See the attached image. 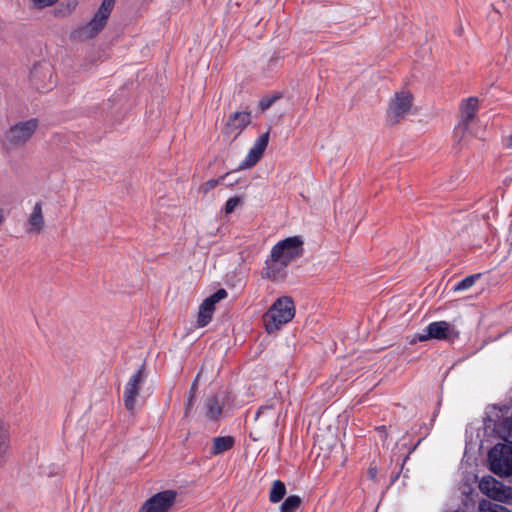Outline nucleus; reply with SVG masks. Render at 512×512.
Returning <instances> with one entry per match:
<instances>
[{"label": "nucleus", "mask_w": 512, "mask_h": 512, "mask_svg": "<svg viewBox=\"0 0 512 512\" xmlns=\"http://www.w3.org/2000/svg\"><path fill=\"white\" fill-rule=\"evenodd\" d=\"M304 242L300 236H290L278 241L270 251L262 269V277L274 283L284 282L290 263L303 255Z\"/></svg>", "instance_id": "1"}, {"label": "nucleus", "mask_w": 512, "mask_h": 512, "mask_svg": "<svg viewBox=\"0 0 512 512\" xmlns=\"http://www.w3.org/2000/svg\"><path fill=\"white\" fill-rule=\"evenodd\" d=\"M115 3L116 0H102L101 5L94 13L92 19L86 24L74 29L70 33V39L73 41H82L94 38L98 35L105 27Z\"/></svg>", "instance_id": "2"}, {"label": "nucleus", "mask_w": 512, "mask_h": 512, "mask_svg": "<svg viewBox=\"0 0 512 512\" xmlns=\"http://www.w3.org/2000/svg\"><path fill=\"white\" fill-rule=\"evenodd\" d=\"M295 316V304L291 297L278 298L263 315L267 333L271 334L290 322Z\"/></svg>", "instance_id": "3"}, {"label": "nucleus", "mask_w": 512, "mask_h": 512, "mask_svg": "<svg viewBox=\"0 0 512 512\" xmlns=\"http://www.w3.org/2000/svg\"><path fill=\"white\" fill-rule=\"evenodd\" d=\"M490 470L499 477H512V445L498 443L488 452Z\"/></svg>", "instance_id": "4"}, {"label": "nucleus", "mask_w": 512, "mask_h": 512, "mask_svg": "<svg viewBox=\"0 0 512 512\" xmlns=\"http://www.w3.org/2000/svg\"><path fill=\"white\" fill-rule=\"evenodd\" d=\"M38 128V120L31 118L11 126L4 134L3 146L13 149L24 146Z\"/></svg>", "instance_id": "5"}, {"label": "nucleus", "mask_w": 512, "mask_h": 512, "mask_svg": "<svg viewBox=\"0 0 512 512\" xmlns=\"http://www.w3.org/2000/svg\"><path fill=\"white\" fill-rule=\"evenodd\" d=\"M512 408L506 406L505 411L496 406L493 407L494 417L487 415L484 418L485 429H492L495 434L507 443L512 444Z\"/></svg>", "instance_id": "6"}, {"label": "nucleus", "mask_w": 512, "mask_h": 512, "mask_svg": "<svg viewBox=\"0 0 512 512\" xmlns=\"http://www.w3.org/2000/svg\"><path fill=\"white\" fill-rule=\"evenodd\" d=\"M459 337V332L446 321H434L428 324L424 332L417 335V340L420 342L430 339L445 340L453 342Z\"/></svg>", "instance_id": "7"}, {"label": "nucleus", "mask_w": 512, "mask_h": 512, "mask_svg": "<svg viewBox=\"0 0 512 512\" xmlns=\"http://www.w3.org/2000/svg\"><path fill=\"white\" fill-rule=\"evenodd\" d=\"M175 490H164L148 498L138 512H168L176 501Z\"/></svg>", "instance_id": "8"}, {"label": "nucleus", "mask_w": 512, "mask_h": 512, "mask_svg": "<svg viewBox=\"0 0 512 512\" xmlns=\"http://www.w3.org/2000/svg\"><path fill=\"white\" fill-rule=\"evenodd\" d=\"M144 371V365L140 366L125 385L123 401L126 409L129 411H132L135 407L136 398L138 397L141 386L145 380Z\"/></svg>", "instance_id": "9"}, {"label": "nucleus", "mask_w": 512, "mask_h": 512, "mask_svg": "<svg viewBox=\"0 0 512 512\" xmlns=\"http://www.w3.org/2000/svg\"><path fill=\"white\" fill-rule=\"evenodd\" d=\"M228 296L224 288L218 289L212 295L204 299L199 307L197 324L199 327H205L212 320L215 311V305Z\"/></svg>", "instance_id": "10"}, {"label": "nucleus", "mask_w": 512, "mask_h": 512, "mask_svg": "<svg viewBox=\"0 0 512 512\" xmlns=\"http://www.w3.org/2000/svg\"><path fill=\"white\" fill-rule=\"evenodd\" d=\"M269 142V132H265L260 135L254 142L253 146L249 150L248 154L242 160L238 166L239 170L249 169L257 164L261 159L265 149Z\"/></svg>", "instance_id": "11"}, {"label": "nucleus", "mask_w": 512, "mask_h": 512, "mask_svg": "<svg viewBox=\"0 0 512 512\" xmlns=\"http://www.w3.org/2000/svg\"><path fill=\"white\" fill-rule=\"evenodd\" d=\"M412 106V96L408 92H399L391 101L388 116L393 123H397Z\"/></svg>", "instance_id": "12"}, {"label": "nucleus", "mask_w": 512, "mask_h": 512, "mask_svg": "<svg viewBox=\"0 0 512 512\" xmlns=\"http://www.w3.org/2000/svg\"><path fill=\"white\" fill-rule=\"evenodd\" d=\"M478 98L477 97H469L462 100L460 105L461 110V131L464 133L470 125V122L474 119L477 111H478Z\"/></svg>", "instance_id": "13"}, {"label": "nucleus", "mask_w": 512, "mask_h": 512, "mask_svg": "<svg viewBox=\"0 0 512 512\" xmlns=\"http://www.w3.org/2000/svg\"><path fill=\"white\" fill-rule=\"evenodd\" d=\"M251 123V114L246 111H238L231 114L225 126V133L237 132L239 134Z\"/></svg>", "instance_id": "14"}, {"label": "nucleus", "mask_w": 512, "mask_h": 512, "mask_svg": "<svg viewBox=\"0 0 512 512\" xmlns=\"http://www.w3.org/2000/svg\"><path fill=\"white\" fill-rule=\"evenodd\" d=\"M501 487V483L491 475L483 476L479 482V489L481 492L494 499L499 497Z\"/></svg>", "instance_id": "15"}, {"label": "nucleus", "mask_w": 512, "mask_h": 512, "mask_svg": "<svg viewBox=\"0 0 512 512\" xmlns=\"http://www.w3.org/2000/svg\"><path fill=\"white\" fill-rule=\"evenodd\" d=\"M235 444V439L232 436H219L213 439V446L211 453L213 455L222 454L230 450Z\"/></svg>", "instance_id": "16"}, {"label": "nucleus", "mask_w": 512, "mask_h": 512, "mask_svg": "<svg viewBox=\"0 0 512 512\" xmlns=\"http://www.w3.org/2000/svg\"><path fill=\"white\" fill-rule=\"evenodd\" d=\"M30 231L40 232L44 226V220L42 215V204L37 202L34 205L33 211L28 219Z\"/></svg>", "instance_id": "17"}, {"label": "nucleus", "mask_w": 512, "mask_h": 512, "mask_svg": "<svg viewBox=\"0 0 512 512\" xmlns=\"http://www.w3.org/2000/svg\"><path fill=\"white\" fill-rule=\"evenodd\" d=\"M205 408L206 416L212 421L217 420L223 411V405L215 396H211L206 399Z\"/></svg>", "instance_id": "18"}, {"label": "nucleus", "mask_w": 512, "mask_h": 512, "mask_svg": "<svg viewBox=\"0 0 512 512\" xmlns=\"http://www.w3.org/2000/svg\"><path fill=\"white\" fill-rule=\"evenodd\" d=\"M10 448V436L5 423L0 420V465L5 461Z\"/></svg>", "instance_id": "19"}, {"label": "nucleus", "mask_w": 512, "mask_h": 512, "mask_svg": "<svg viewBox=\"0 0 512 512\" xmlns=\"http://www.w3.org/2000/svg\"><path fill=\"white\" fill-rule=\"evenodd\" d=\"M286 494V486L281 480H275L270 490L269 500L272 503L280 502Z\"/></svg>", "instance_id": "20"}, {"label": "nucleus", "mask_w": 512, "mask_h": 512, "mask_svg": "<svg viewBox=\"0 0 512 512\" xmlns=\"http://www.w3.org/2000/svg\"><path fill=\"white\" fill-rule=\"evenodd\" d=\"M301 504V498L297 495L288 496L280 505V512H295Z\"/></svg>", "instance_id": "21"}, {"label": "nucleus", "mask_w": 512, "mask_h": 512, "mask_svg": "<svg viewBox=\"0 0 512 512\" xmlns=\"http://www.w3.org/2000/svg\"><path fill=\"white\" fill-rule=\"evenodd\" d=\"M482 274L476 273L473 275H469L459 281L457 284L454 285L453 290L454 291H464L471 288L477 280L481 278Z\"/></svg>", "instance_id": "22"}, {"label": "nucleus", "mask_w": 512, "mask_h": 512, "mask_svg": "<svg viewBox=\"0 0 512 512\" xmlns=\"http://www.w3.org/2000/svg\"><path fill=\"white\" fill-rule=\"evenodd\" d=\"M479 511L480 512H507V507H505L501 504L492 503L491 501H488V500H482L479 503Z\"/></svg>", "instance_id": "23"}, {"label": "nucleus", "mask_w": 512, "mask_h": 512, "mask_svg": "<svg viewBox=\"0 0 512 512\" xmlns=\"http://www.w3.org/2000/svg\"><path fill=\"white\" fill-rule=\"evenodd\" d=\"M76 7V2H68L67 4H61L54 10L56 17H67L69 16Z\"/></svg>", "instance_id": "24"}, {"label": "nucleus", "mask_w": 512, "mask_h": 512, "mask_svg": "<svg viewBox=\"0 0 512 512\" xmlns=\"http://www.w3.org/2000/svg\"><path fill=\"white\" fill-rule=\"evenodd\" d=\"M242 198L239 196L230 197L224 206V211L226 214H231L234 212L235 208L242 203Z\"/></svg>", "instance_id": "25"}, {"label": "nucleus", "mask_w": 512, "mask_h": 512, "mask_svg": "<svg viewBox=\"0 0 512 512\" xmlns=\"http://www.w3.org/2000/svg\"><path fill=\"white\" fill-rule=\"evenodd\" d=\"M38 74H39V67L37 65H35L33 67V69L30 71V80L32 82V84L34 85V87L38 90H49L50 87L47 86V85H40L38 82H37V78H38Z\"/></svg>", "instance_id": "26"}, {"label": "nucleus", "mask_w": 512, "mask_h": 512, "mask_svg": "<svg viewBox=\"0 0 512 512\" xmlns=\"http://www.w3.org/2000/svg\"><path fill=\"white\" fill-rule=\"evenodd\" d=\"M224 179L225 176H221L218 179H210L203 183V185L201 186V190L206 194L213 190L214 188H216L220 183L223 182Z\"/></svg>", "instance_id": "27"}, {"label": "nucleus", "mask_w": 512, "mask_h": 512, "mask_svg": "<svg viewBox=\"0 0 512 512\" xmlns=\"http://www.w3.org/2000/svg\"><path fill=\"white\" fill-rule=\"evenodd\" d=\"M37 9H43L54 5L58 0H32Z\"/></svg>", "instance_id": "28"}, {"label": "nucleus", "mask_w": 512, "mask_h": 512, "mask_svg": "<svg viewBox=\"0 0 512 512\" xmlns=\"http://www.w3.org/2000/svg\"><path fill=\"white\" fill-rule=\"evenodd\" d=\"M275 101V97H265L260 100L259 108L261 111L267 110Z\"/></svg>", "instance_id": "29"}, {"label": "nucleus", "mask_w": 512, "mask_h": 512, "mask_svg": "<svg viewBox=\"0 0 512 512\" xmlns=\"http://www.w3.org/2000/svg\"><path fill=\"white\" fill-rule=\"evenodd\" d=\"M195 401V395L193 393H189L186 404H185V415H188L189 411L192 409Z\"/></svg>", "instance_id": "30"}, {"label": "nucleus", "mask_w": 512, "mask_h": 512, "mask_svg": "<svg viewBox=\"0 0 512 512\" xmlns=\"http://www.w3.org/2000/svg\"><path fill=\"white\" fill-rule=\"evenodd\" d=\"M198 377H199V375L193 381V383H192V385L190 387V391H189V393H193L194 395H196V390H197V385H198Z\"/></svg>", "instance_id": "31"}, {"label": "nucleus", "mask_w": 512, "mask_h": 512, "mask_svg": "<svg viewBox=\"0 0 512 512\" xmlns=\"http://www.w3.org/2000/svg\"><path fill=\"white\" fill-rule=\"evenodd\" d=\"M272 407L271 406H261L258 411L256 412V419L260 416V414H262L265 410H269L271 409Z\"/></svg>", "instance_id": "32"}, {"label": "nucleus", "mask_w": 512, "mask_h": 512, "mask_svg": "<svg viewBox=\"0 0 512 512\" xmlns=\"http://www.w3.org/2000/svg\"><path fill=\"white\" fill-rule=\"evenodd\" d=\"M507 146H508L509 148H512V134L508 137Z\"/></svg>", "instance_id": "33"}, {"label": "nucleus", "mask_w": 512, "mask_h": 512, "mask_svg": "<svg viewBox=\"0 0 512 512\" xmlns=\"http://www.w3.org/2000/svg\"><path fill=\"white\" fill-rule=\"evenodd\" d=\"M456 33H457L458 35H462V33H463V27H459V28H457V29H456Z\"/></svg>", "instance_id": "34"}, {"label": "nucleus", "mask_w": 512, "mask_h": 512, "mask_svg": "<svg viewBox=\"0 0 512 512\" xmlns=\"http://www.w3.org/2000/svg\"><path fill=\"white\" fill-rule=\"evenodd\" d=\"M422 441V438H420L417 443L414 445V447L412 448V451H414L416 449V447L421 443Z\"/></svg>", "instance_id": "35"}, {"label": "nucleus", "mask_w": 512, "mask_h": 512, "mask_svg": "<svg viewBox=\"0 0 512 512\" xmlns=\"http://www.w3.org/2000/svg\"><path fill=\"white\" fill-rule=\"evenodd\" d=\"M46 74H49V76L51 77V72L49 69H47Z\"/></svg>", "instance_id": "36"}, {"label": "nucleus", "mask_w": 512, "mask_h": 512, "mask_svg": "<svg viewBox=\"0 0 512 512\" xmlns=\"http://www.w3.org/2000/svg\"><path fill=\"white\" fill-rule=\"evenodd\" d=\"M507 512H512L510 509L507 508Z\"/></svg>", "instance_id": "37"}]
</instances>
